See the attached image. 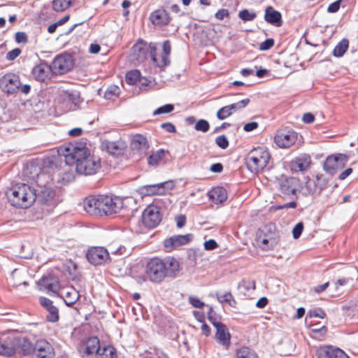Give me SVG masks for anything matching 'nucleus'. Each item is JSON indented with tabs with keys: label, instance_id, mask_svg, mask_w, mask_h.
Listing matches in <instances>:
<instances>
[{
	"label": "nucleus",
	"instance_id": "38",
	"mask_svg": "<svg viewBox=\"0 0 358 358\" xmlns=\"http://www.w3.org/2000/svg\"><path fill=\"white\" fill-rule=\"evenodd\" d=\"M236 358H258L255 352L248 347H242L236 352Z\"/></svg>",
	"mask_w": 358,
	"mask_h": 358
},
{
	"label": "nucleus",
	"instance_id": "21",
	"mask_svg": "<svg viewBox=\"0 0 358 358\" xmlns=\"http://www.w3.org/2000/svg\"><path fill=\"white\" fill-rule=\"evenodd\" d=\"M38 300L40 305L48 313L46 315L47 321L53 323L57 322L59 318V309L53 305L52 301L44 296H41Z\"/></svg>",
	"mask_w": 358,
	"mask_h": 358
},
{
	"label": "nucleus",
	"instance_id": "43",
	"mask_svg": "<svg viewBox=\"0 0 358 358\" xmlns=\"http://www.w3.org/2000/svg\"><path fill=\"white\" fill-rule=\"evenodd\" d=\"M208 320L214 327H217V324L221 323L220 317L216 313L212 306L209 307L208 311Z\"/></svg>",
	"mask_w": 358,
	"mask_h": 358
},
{
	"label": "nucleus",
	"instance_id": "60",
	"mask_svg": "<svg viewBox=\"0 0 358 358\" xmlns=\"http://www.w3.org/2000/svg\"><path fill=\"white\" fill-rule=\"evenodd\" d=\"M342 0H338L329 5L327 12L330 13H335L338 11L341 7Z\"/></svg>",
	"mask_w": 358,
	"mask_h": 358
},
{
	"label": "nucleus",
	"instance_id": "30",
	"mask_svg": "<svg viewBox=\"0 0 358 358\" xmlns=\"http://www.w3.org/2000/svg\"><path fill=\"white\" fill-rule=\"evenodd\" d=\"M208 195L210 200L216 204L222 203L227 199V192L222 187H213L208 192Z\"/></svg>",
	"mask_w": 358,
	"mask_h": 358
},
{
	"label": "nucleus",
	"instance_id": "13",
	"mask_svg": "<svg viewBox=\"0 0 358 358\" xmlns=\"http://www.w3.org/2000/svg\"><path fill=\"white\" fill-rule=\"evenodd\" d=\"M13 331L15 355L18 354L22 356H29L32 355L34 343L30 339L23 335L17 334Z\"/></svg>",
	"mask_w": 358,
	"mask_h": 358
},
{
	"label": "nucleus",
	"instance_id": "11",
	"mask_svg": "<svg viewBox=\"0 0 358 358\" xmlns=\"http://www.w3.org/2000/svg\"><path fill=\"white\" fill-rule=\"evenodd\" d=\"M159 208L156 206H149L143 212V223L147 228L152 229L159 225L162 221Z\"/></svg>",
	"mask_w": 358,
	"mask_h": 358
},
{
	"label": "nucleus",
	"instance_id": "10",
	"mask_svg": "<svg viewBox=\"0 0 358 358\" xmlns=\"http://www.w3.org/2000/svg\"><path fill=\"white\" fill-rule=\"evenodd\" d=\"M32 355L36 358H54L55 351L49 341L44 338H39L33 345Z\"/></svg>",
	"mask_w": 358,
	"mask_h": 358
},
{
	"label": "nucleus",
	"instance_id": "29",
	"mask_svg": "<svg viewBox=\"0 0 358 358\" xmlns=\"http://www.w3.org/2000/svg\"><path fill=\"white\" fill-rule=\"evenodd\" d=\"M215 327L216 329L215 338L217 341L222 345L229 347L230 345L231 335L226 325L221 322Z\"/></svg>",
	"mask_w": 358,
	"mask_h": 358
},
{
	"label": "nucleus",
	"instance_id": "17",
	"mask_svg": "<svg viewBox=\"0 0 358 358\" xmlns=\"http://www.w3.org/2000/svg\"><path fill=\"white\" fill-rule=\"evenodd\" d=\"M32 75L39 82H45L50 80L54 74L51 65L45 62H41L32 69Z\"/></svg>",
	"mask_w": 358,
	"mask_h": 358
},
{
	"label": "nucleus",
	"instance_id": "22",
	"mask_svg": "<svg viewBox=\"0 0 358 358\" xmlns=\"http://www.w3.org/2000/svg\"><path fill=\"white\" fill-rule=\"evenodd\" d=\"M317 358H350L344 351L332 346H323L317 349Z\"/></svg>",
	"mask_w": 358,
	"mask_h": 358
},
{
	"label": "nucleus",
	"instance_id": "5",
	"mask_svg": "<svg viewBox=\"0 0 358 358\" xmlns=\"http://www.w3.org/2000/svg\"><path fill=\"white\" fill-rule=\"evenodd\" d=\"M50 182L52 178L45 173L44 170L36 174V182L39 188L37 190L38 193L36 194V199L41 205L55 207L57 201L55 199V191L48 185Z\"/></svg>",
	"mask_w": 358,
	"mask_h": 358
},
{
	"label": "nucleus",
	"instance_id": "4",
	"mask_svg": "<svg viewBox=\"0 0 358 358\" xmlns=\"http://www.w3.org/2000/svg\"><path fill=\"white\" fill-rule=\"evenodd\" d=\"M10 203L18 208H27L36 200V190L25 183L13 185L6 192Z\"/></svg>",
	"mask_w": 358,
	"mask_h": 358
},
{
	"label": "nucleus",
	"instance_id": "57",
	"mask_svg": "<svg viewBox=\"0 0 358 358\" xmlns=\"http://www.w3.org/2000/svg\"><path fill=\"white\" fill-rule=\"evenodd\" d=\"M15 39L17 43H27L28 42V36L25 32L18 31L15 35Z\"/></svg>",
	"mask_w": 358,
	"mask_h": 358
},
{
	"label": "nucleus",
	"instance_id": "48",
	"mask_svg": "<svg viewBox=\"0 0 358 358\" xmlns=\"http://www.w3.org/2000/svg\"><path fill=\"white\" fill-rule=\"evenodd\" d=\"M250 100L249 99H243L237 103H234L232 104L229 105V107L231 108V110L234 112L237 110H240L241 108H243L246 107L248 103H250Z\"/></svg>",
	"mask_w": 358,
	"mask_h": 358
},
{
	"label": "nucleus",
	"instance_id": "35",
	"mask_svg": "<svg viewBox=\"0 0 358 358\" xmlns=\"http://www.w3.org/2000/svg\"><path fill=\"white\" fill-rule=\"evenodd\" d=\"M349 47V41L343 38L334 48L333 55L336 57H341L346 52Z\"/></svg>",
	"mask_w": 358,
	"mask_h": 358
},
{
	"label": "nucleus",
	"instance_id": "26",
	"mask_svg": "<svg viewBox=\"0 0 358 358\" xmlns=\"http://www.w3.org/2000/svg\"><path fill=\"white\" fill-rule=\"evenodd\" d=\"M167 182H159L153 185H146L139 187L138 192L143 196L162 194L166 192L165 185Z\"/></svg>",
	"mask_w": 358,
	"mask_h": 358
},
{
	"label": "nucleus",
	"instance_id": "23",
	"mask_svg": "<svg viewBox=\"0 0 358 358\" xmlns=\"http://www.w3.org/2000/svg\"><path fill=\"white\" fill-rule=\"evenodd\" d=\"M15 355L13 331L0 338V355L10 357Z\"/></svg>",
	"mask_w": 358,
	"mask_h": 358
},
{
	"label": "nucleus",
	"instance_id": "19",
	"mask_svg": "<svg viewBox=\"0 0 358 358\" xmlns=\"http://www.w3.org/2000/svg\"><path fill=\"white\" fill-rule=\"evenodd\" d=\"M296 140L297 133L293 131H280L274 138L275 143L280 148H289Z\"/></svg>",
	"mask_w": 358,
	"mask_h": 358
},
{
	"label": "nucleus",
	"instance_id": "24",
	"mask_svg": "<svg viewBox=\"0 0 358 358\" xmlns=\"http://www.w3.org/2000/svg\"><path fill=\"white\" fill-rule=\"evenodd\" d=\"M125 143L122 141H110L104 140L101 143V148L112 155L119 156L123 155L125 149Z\"/></svg>",
	"mask_w": 358,
	"mask_h": 358
},
{
	"label": "nucleus",
	"instance_id": "44",
	"mask_svg": "<svg viewBox=\"0 0 358 358\" xmlns=\"http://www.w3.org/2000/svg\"><path fill=\"white\" fill-rule=\"evenodd\" d=\"M238 17L244 22L252 21L257 17V14L255 12H250L247 9H243L239 11Z\"/></svg>",
	"mask_w": 358,
	"mask_h": 358
},
{
	"label": "nucleus",
	"instance_id": "56",
	"mask_svg": "<svg viewBox=\"0 0 358 358\" xmlns=\"http://www.w3.org/2000/svg\"><path fill=\"white\" fill-rule=\"evenodd\" d=\"M303 230V222H301L297 223L292 229L293 238L294 239L299 238L300 237V236L301 235Z\"/></svg>",
	"mask_w": 358,
	"mask_h": 358
},
{
	"label": "nucleus",
	"instance_id": "27",
	"mask_svg": "<svg viewBox=\"0 0 358 358\" xmlns=\"http://www.w3.org/2000/svg\"><path fill=\"white\" fill-rule=\"evenodd\" d=\"M264 20L266 22L279 27L282 24L281 13L275 10L271 6H267L265 9Z\"/></svg>",
	"mask_w": 358,
	"mask_h": 358
},
{
	"label": "nucleus",
	"instance_id": "9",
	"mask_svg": "<svg viewBox=\"0 0 358 358\" xmlns=\"http://www.w3.org/2000/svg\"><path fill=\"white\" fill-rule=\"evenodd\" d=\"M74 65L73 59L69 54L57 55L52 62L54 74L62 75L71 71Z\"/></svg>",
	"mask_w": 358,
	"mask_h": 358
},
{
	"label": "nucleus",
	"instance_id": "45",
	"mask_svg": "<svg viewBox=\"0 0 358 358\" xmlns=\"http://www.w3.org/2000/svg\"><path fill=\"white\" fill-rule=\"evenodd\" d=\"M174 110V106L171 103H167L157 108L154 112L153 115H158L164 113H171Z\"/></svg>",
	"mask_w": 358,
	"mask_h": 358
},
{
	"label": "nucleus",
	"instance_id": "12",
	"mask_svg": "<svg viewBox=\"0 0 358 358\" xmlns=\"http://www.w3.org/2000/svg\"><path fill=\"white\" fill-rule=\"evenodd\" d=\"M87 261L94 266L102 265L109 259V253L103 247H91L85 255Z\"/></svg>",
	"mask_w": 358,
	"mask_h": 358
},
{
	"label": "nucleus",
	"instance_id": "62",
	"mask_svg": "<svg viewBox=\"0 0 358 358\" xmlns=\"http://www.w3.org/2000/svg\"><path fill=\"white\" fill-rule=\"evenodd\" d=\"M259 241L262 243L264 248H266L268 249L273 248L275 244V241L273 240L266 238L265 237L262 238L261 236H259Z\"/></svg>",
	"mask_w": 358,
	"mask_h": 358
},
{
	"label": "nucleus",
	"instance_id": "1",
	"mask_svg": "<svg viewBox=\"0 0 358 358\" xmlns=\"http://www.w3.org/2000/svg\"><path fill=\"white\" fill-rule=\"evenodd\" d=\"M60 151L64 157L66 165H76L78 174L90 176L95 174L101 168L100 158L91 154L85 141L69 143Z\"/></svg>",
	"mask_w": 358,
	"mask_h": 358
},
{
	"label": "nucleus",
	"instance_id": "50",
	"mask_svg": "<svg viewBox=\"0 0 358 358\" xmlns=\"http://www.w3.org/2000/svg\"><path fill=\"white\" fill-rule=\"evenodd\" d=\"M215 143L222 149H226L229 146V141L224 135L218 136L215 138Z\"/></svg>",
	"mask_w": 358,
	"mask_h": 358
},
{
	"label": "nucleus",
	"instance_id": "6",
	"mask_svg": "<svg viewBox=\"0 0 358 358\" xmlns=\"http://www.w3.org/2000/svg\"><path fill=\"white\" fill-rule=\"evenodd\" d=\"M271 158L270 153L265 147H257L247 155L245 161L248 169L257 173L262 171L268 164Z\"/></svg>",
	"mask_w": 358,
	"mask_h": 358
},
{
	"label": "nucleus",
	"instance_id": "7",
	"mask_svg": "<svg viewBox=\"0 0 358 358\" xmlns=\"http://www.w3.org/2000/svg\"><path fill=\"white\" fill-rule=\"evenodd\" d=\"M348 161V157L345 154L329 155L323 163V169L327 173L334 176L345 166Z\"/></svg>",
	"mask_w": 358,
	"mask_h": 358
},
{
	"label": "nucleus",
	"instance_id": "16",
	"mask_svg": "<svg viewBox=\"0 0 358 358\" xmlns=\"http://www.w3.org/2000/svg\"><path fill=\"white\" fill-rule=\"evenodd\" d=\"M193 238L194 236L192 234L172 236L164 241V246L167 251L170 252L180 246L187 245Z\"/></svg>",
	"mask_w": 358,
	"mask_h": 358
},
{
	"label": "nucleus",
	"instance_id": "25",
	"mask_svg": "<svg viewBox=\"0 0 358 358\" xmlns=\"http://www.w3.org/2000/svg\"><path fill=\"white\" fill-rule=\"evenodd\" d=\"M151 22L158 27H163L169 24L171 17L165 9H157L151 13L150 15Z\"/></svg>",
	"mask_w": 358,
	"mask_h": 358
},
{
	"label": "nucleus",
	"instance_id": "42",
	"mask_svg": "<svg viewBox=\"0 0 358 358\" xmlns=\"http://www.w3.org/2000/svg\"><path fill=\"white\" fill-rule=\"evenodd\" d=\"M305 187L306 189V194H320V193H319V188L317 187V184H316L315 180H308L306 182Z\"/></svg>",
	"mask_w": 358,
	"mask_h": 358
},
{
	"label": "nucleus",
	"instance_id": "31",
	"mask_svg": "<svg viewBox=\"0 0 358 358\" xmlns=\"http://www.w3.org/2000/svg\"><path fill=\"white\" fill-rule=\"evenodd\" d=\"M62 295L65 304L69 307L74 305L80 299L79 292L73 287L64 289Z\"/></svg>",
	"mask_w": 358,
	"mask_h": 358
},
{
	"label": "nucleus",
	"instance_id": "53",
	"mask_svg": "<svg viewBox=\"0 0 358 358\" xmlns=\"http://www.w3.org/2000/svg\"><path fill=\"white\" fill-rule=\"evenodd\" d=\"M189 303L194 308H202L205 306L204 302L201 301L198 297L190 296L188 298Z\"/></svg>",
	"mask_w": 358,
	"mask_h": 358
},
{
	"label": "nucleus",
	"instance_id": "36",
	"mask_svg": "<svg viewBox=\"0 0 358 358\" xmlns=\"http://www.w3.org/2000/svg\"><path fill=\"white\" fill-rule=\"evenodd\" d=\"M101 358H117L116 349L111 345H104L100 353L98 355Z\"/></svg>",
	"mask_w": 358,
	"mask_h": 358
},
{
	"label": "nucleus",
	"instance_id": "47",
	"mask_svg": "<svg viewBox=\"0 0 358 358\" xmlns=\"http://www.w3.org/2000/svg\"><path fill=\"white\" fill-rule=\"evenodd\" d=\"M315 182L319 188V193L327 187L328 180L323 175H317Z\"/></svg>",
	"mask_w": 358,
	"mask_h": 358
},
{
	"label": "nucleus",
	"instance_id": "32",
	"mask_svg": "<svg viewBox=\"0 0 358 358\" xmlns=\"http://www.w3.org/2000/svg\"><path fill=\"white\" fill-rule=\"evenodd\" d=\"M162 48L163 53L161 55L160 64H159V68L168 66L171 64L169 55L171 52V45L169 40H166L164 41Z\"/></svg>",
	"mask_w": 358,
	"mask_h": 358
},
{
	"label": "nucleus",
	"instance_id": "61",
	"mask_svg": "<svg viewBox=\"0 0 358 358\" xmlns=\"http://www.w3.org/2000/svg\"><path fill=\"white\" fill-rule=\"evenodd\" d=\"M58 163L59 161L57 159L55 160L48 159L44 162V169L47 167L55 171L58 169Z\"/></svg>",
	"mask_w": 358,
	"mask_h": 358
},
{
	"label": "nucleus",
	"instance_id": "63",
	"mask_svg": "<svg viewBox=\"0 0 358 358\" xmlns=\"http://www.w3.org/2000/svg\"><path fill=\"white\" fill-rule=\"evenodd\" d=\"M218 248V244L214 239H210L204 243V248L206 250H213Z\"/></svg>",
	"mask_w": 358,
	"mask_h": 358
},
{
	"label": "nucleus",
	"instance_id": "51",
	"mask_svg": "<svg viewBox=\"0 0 358 358\" xmlns=\"http://www.w3.org/2000/svg\"><path fill=\"white\" fill-rule=\"evenodd\" d=\"M308 316L310 317H320V318H324L326 316L325 312L320 308H316L315 309L310 310L308 312Z\"/></svg>",
	"mask_w": 358,
	"mask_h": 358
},
{
	"label": "nucleus",
	"instance_id": "40",
	"mask_svg": "<svg viewBox=\"0 0 358 358\" xmlns=\"http://www.w3.org/2000/svg\"><path fill=\"white\" fill-rule=\"evenodd\" d=\"M217 299L220 303L225 302L231 307H234L236 304V301L230 292H226L222 295L217 294Z\"/></svg>",
	"mask_w": 358,
	"mask_h": 358
},
{
	"label": "nucleus",
	"instance_id": "34",
	"mask_svg": "<svg viewBox=\"0 0 358 358\" xmlns=\"http://www.w3.org/2000/svg\"><path fill=\"white\" fill-rule=\"evenodd\" d=\"M132 51L138 60L143 59L146 57L148 52L146 43L143 42L136 43L132 47Z\"/></svg>",
	"mask_w": 358,
	"mask_h": 358
},
{
	"label": "nucleus",
	"instance_id": "18",
	"mask_svg": "<svg viewBox=\"0 0 358 358\" xmlns=\"http://www.w3.org/2000/svg\"><path fill=\"white\" fill-rule=\"evenodd\" d=\"M38 286L41 290L46 291L48 294H57L60 289L59 281L53 275L43 276L39 280Z\"/></svg>",
	"mask_w": 358,
	"mask_h": 358
},
{
	"label": "nucleus",
	"instance_id": "54",
	"mask_svg": "<svg viewBox=\"0 0 358 358\" xmlns=\"http://www.w3.org/2000/svg\"><path fill=\"white\" fill-rule=\"evenodd\" d=\"M310 329L313 333L320 334V336L324 335L327 331V328L325 326H319V324H314L310 325Z\"/></svg>",
	"mask_w": 358,
	"mask_h": 358
},
{
	"label": "nucleus",
	"instance_id": "28",
	"mask_svg": "<svg viewBox=\"0 0 358 358\" xmlns=\"http://www.w3.org/2000/svg\"><path fill=\"white\" fill-rule=\"evenodd\" d=\"M310 157L303 154L292 160L290 163V168L292 171L298 172L306 170L310 164Z\"/></svg>",
	"mask_w": 358,
	"mask_h": 358
},
{
	"label": "nucleus",
	"instance_id": "3",
	"mask_svg": "<svg viewBox=\"0 0 358 358\" xmlns=\"http://www.w3.org/2000/svg\"><path fill=\"white\" fill-rule=\"evenodd\" d=\"M83 203L85 211L93 216L116 214L124 207V201L120 197L104 195L87 197Z\"/></svg>",
	"mask_w": 358,
	"mask_h": 358
},
{
	"label": "nucleus",
	"instance_id": "46",
	"mask_svg": "<svg viewBox=\"0 0 358 358\" xmlns=\"http://www.w3.org/2000/svg\"><path fill=\"white\" fill-rule=\"evenodd\" d=\"M233 113V111L231 110V108L228 106H224L221 108L217 112V117L219 120H223L226 119L227 117H229Z\"/></svg>",
	"mask_w": 358,
	"mask_h": 358
},
{
	"label": "nucleus",
	"instance_id": "14",
	"mask_svg": "<svg viewBox=\"0 0 358 358\" xmlns=\"http://www.w3.org/2000/svg\"><path fill=\"white\" fill-rule=\"evenodd\" d=\"M102 347L97 336L89 337L83 345L79 347V352L83 358L88 357L94 354L98 355Z\"/></svg>",
	"mask_w": 358,
	"mask_h": 358
},
{
	"label": "nucleus",
	"instance_id": "39",
	"mask_svg": "<svg viewBox=\"0 0 358 358\" xmlns=\"http://www.w3.org/2000/svg\"><path fill=\"white\" fill-rule=\"evenodd\" d=\"M141 73L138 70H132L126 73L125 80L130 85H135L140 79Z\"/></svg>",
	"mask_w": 358,
	"mask_h": 358
},
{
	"label": "nucleus",
	"instance_id": "33",
	"mask_svg": "<svg viewBox=\"0 0 358 358\" xmlns=\"http://www.w3.org/2000/svg\"><path fill=\"white\" fill-rule=\"evenodd\" d=\"M166 153H168V151L164 149H159L156 152H153L148 157V164L150 166L158 165L159 162L165 157Z\"/></svg>",
	"mask_w": 358,
	"mask_h": 358
},
{
	"label": "nucleus",
	"instance_id": "15",
	"mask_svg": "<svg viewBox=\"0 0 358 358\" xmlns=\"http://www.w3.org/2000/svg\"><path fill=\"white\" fill-rule=\"evenodd\" d=\"M300 187V180L295 177L282 179L279 182V189L284 196H296Z\"/></svg>",
	"mask_w": 358,
	"mask_h": 358
},
{
	"label": "nucleus",
	"instance_id": "58",
	"mask_svg": "<svg viewBox=\"0 0 358 358\" xmlns=\"http://www.w3.org/2000/svg\"><path fill=\"white\" fill-rule=\"evenodd\" d=\"M149 54L155 65L159 67V64H160V59L157 58V48L155 45L150 46Z\"/></svg>",
	"mask_w": 358,
	"mask_h": 358
},
{
	"label": "nucleus",
	"instance_id": "64",
	"mask_svg": "<svg viewBox=\"0 0 358 358\" xmlns=\"http://www.w3.org/2000/svg\"><path fill=\"white\" fill-rule=\"evenodd\" d=\"M161 128L169 133H176V127L171 122H164L161 124Z\"/></svg>",
	"mask_w": 358,
	"mask_h": 358
},
{
	"label": "nucleus",
	"instance_id": "59",
	"mask_svg": "<svg viewBox=\"0 0 358 358\" xmlns=\"http://www.w3.org/2000/svg\"><path fill=\"white\" fill-rule=\"evenodd\" d=\"M21 50L18 48H16L10 51H9L7 54H6V59L8 60V61H13L15 59H16L21 53Z\"/></svg>",
	"mask_w": 358,
	"mask_h": 358
},
{
	"label": "nucleus",
	"instance_id": "49",
	"mask_svg": "<svg viewBox=\"0 0 358 358\" xmlns=\"http://www.w3.org/2000/svg\"><path fill=\"white\" fill-rule=\"evenodd\" d=\"M210 125L207 120H199L195 124L194 129L196 131H200L202 132H206L209 130Z\"/></svg>",
	"mask_w": 358,
	"mask_h": 358
},
{
	"label": "nucleus",
	"instance_id": "8",
	"mask_svg": "<svg viewBox=\"0 0 358 358\" xmlns=\"http://www.w3.org/2000/svg\"><path fill=\"white\" fill-rule=\"evenodd\" d=\"M20 79L18 75L8 73L0 78V88L7 94H15L19 92Z\"/></svg>",
	"mask_w": 358,
	"mask_h": 358
},
{
	"label": "nucleus",
	"instance_id": "41",
	"mask_svg": "<svg viewBox=\"0 0 358 358\" xmlns=\"http://www.w3.org/2000/svg\"><path fill=\"white\" fill-rule=\"evenodd\" d=\"M120 93V90L117 85H110L104 93V98L108 100L117 97Z\"/></svg>",
	"mask_w": 358,
	"mask_h": 358
},
{
	"label": "nucleus",
	"instance_id": "37",
	"mask_svg": "<svg viewBox=\"0 0 358 358\" xmlns=\"http://www.w3.org/2000/svg\"><path fill=\"white\" fill-rule=\"evenodd\" d=\"M73 0H53L52 8L57 12H62L67 9Z\"/></svg>",
	"mask_w": 358,
	"mask_h": 358
},
{
	"label": "nucleus",
	"instance_id": "20",
	"mask_svg": "<svg viewBox=\"0 0 358 358\" xmlns=\"http://www.w3.org/2000/svg\"><path fill=\"white\" fill-rule=\"evenodd\" d=\"M130 148L134 154L142 156L146 154L149 144L145 136L142 134H136L131 141Z\"/></svg>",
	"mask_w": 358,
	"mask_h": 358
},
{
	"label": "nucleus",
	"instance_id": "55",
	"mask_svg": "<svg viewBox=\"0 0 358 358\" xmlns=\"http://www.w3.org/2000/svg\"><path fill=\"white\" fill-rule=\"evenodd\" d=\"M275 41L273 38H267L259 44V50L266 51L270 50L274 45Z\"/></svg>",
	"mask_w": 358,
	"mask_h": 358
},
{
	"label": "nucleus",
	"instance_id": "52",
	"mask_svg": "<svg viewBox=\"0 0 358 358\" xmlns=\"http://www.w3.org/2000/svg\"><path fill=\"white\" fill-rule=\"evenodd\" d=\"M68 99L76 106L79 104L82 101V99L80 96V93L76 91L69 92L68 93Z\"/></svg>",
	"mask_w": 358,
	"mask_h": 358
},
{
	"label": "nucleus",
	"instance_id": "2",
	"mask_svg": "<svg viewBox=\"0 0 358 358\" xmlns=\"http://www.w3.org/2000/svg\"><path fill=\"white\" fill-rule=\"evenodd\" d=\"M180 272L179 262L174 257L150 259L146 264L145 275L152 282L162 283L166 278L173 279Z\"/></svg>",
	"mask_w": 358,
	"mask_h": 358
}]
</instances>
